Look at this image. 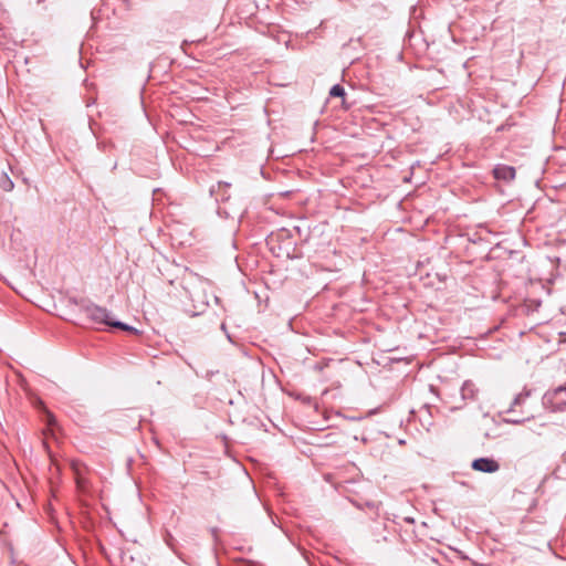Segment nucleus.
Returning <instances> with one entry per match:
<instances>
[{
	"label": "nucleus",
	"instance_id": "0eeeda50",
	"mask_svg": "<svg viewBox=\"0 0 566 566\" xmlns=\"http://www.w3.org/2000/svg\"><path fill=\"white\" fill-rule=\"evenodd\" d=\"M1 188L6 191H10L13 188V182L9 178H6L1 184Z\"/></svg>",
	"mask_w": 566,
	"mask_h": 566
},
{
	"label": "nucleus",
	"instance_id": "423d86ee",
	"mask_svg": "<svg viewBox=\"0 0 566 566\" xmlns=\"http://www.w3.org/2000/svg\"><path fill=\"white\" fill-rule=\"evenodd\" d=\"M329 95L333 96V97H344L345 96V90H344V87L342 85L336 84V85H334L331 88Z\"/></svg>",
	"mask_w": 566,
	"mask_h": 566
},
{
	"label": "nucleus",
	"instance_id": "f03ea898",
	"mask_svg": "<svg viewBox=\"0 0 566 566\" xmlns=\"http://www.w3.org/2000/svg\"><path fill=\"white\" fill-rule=\"evenodd\" d=\"M543 402L553 411L566 410V385L545 394Z\"/></svg>",
	"mask_w": 566,
	"mask_h": 566
},
{
	"label": "nucleus",
	"instance_id": "1a4fd4ad",
	"mask_svg": "<svg viewBox=\"0 0 566 566\" xmlns=\"http://www.w3.org/2000/svg\"><path fill=\"white\" fill-rule=\"evenodd\" d=\"M46 418H48V424L53 426V423L55 421L53 415H51L50 412H46Z\"/></svg>",
	"mask_w": 566,
	"mask_h": 566
},
{
	"label": "nucleus",
	"instance_id": "20e7f679",
	"mask_svg": "<svg viewBox=\"0 0 566 566\" xmlns=\"http://www.w3.org/2000/svg\"><path fill=\"white\" fill-rule=\"evenodd\" d=\"M495 179L511 181L515 178V168L506 165H497L493 169Z\"/></svg>",
	"mask_w": 566,
	"mask_h": 566
},
{
	"label": "nucleus",
	"instance_id": "7ed1b4c3",
	"mask_svg": "<svg viewBox=\"0 0 566 566\" xmlns=\"http://www.w3.org/2000/svg\"><path fill=\"white\" fill-rule=\"evenodd\" d=\"M472 468L475 471L484 472V473H494L499 471L500 464L492 458H479L472 462Z\"/></svg>",
	"mask_w": 566,
	"mask_h": 566
},
{
	"label": "nucleus",
	"instance_id": "39448f33",
	"mask_svg": "<svg viewBox=\"0 0 566 566\" xmlns=\"http://www.w3.org/2000/svg\"><path fill=\"white\" fill-rule=\"evenodd\" d=\"M476 392L478 389L472 381L467 380L463 382L461 387V397L463 400H474L476 398Z\"/></svg>",
	"mask_w": 566,
	"mask_h": 566
},
{
	"label": "nucleus",
	"instance_id": "f257e3e1",
	"mask_svg": "<svg viewBox=\"0 0 566 566\" xmlns=\"http://www.w3.org/2000/svg\"><path fill=\"white\" fill-rule=\"evenodd\" d=\"M85 316L96 325H105L109 327L119 328L125 332H129L133 334H137L138 331L125 323H122L119 321L113 319L111 316V313L105 308L101 307L98 305H88L84 308Z\"/></svg>",
	"mask_w": 566,
	"mask_h": 566
},
{
	"label": "nucleus",
	"instance_id": "6e6552de",
	"mask_svg": "<svg viewBox=\"0 0 566 566\" xmlns=\"http://www.w3.org/2000/svg\"><path fill=\"white\" fill-rule=\"evenodd\" d=\"M528 396V392L526 394H518L515 398H514V401H513V405L516 406V405H520L522 402V400Z\"/></svg>",
	"mask_w": 566,
	"mask_h": 566
}]
</instances>
